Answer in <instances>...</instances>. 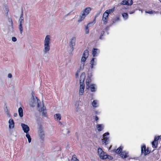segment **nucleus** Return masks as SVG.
Wrapping results in <instances>:
<instances>
[{
    "instance_id": "f257e3e1",
    "label": "nucleus",
    "mask_w": 161,
    "mask_h": 161,
    "mask_svg": "<svg viewBox=\"0 0 161 161\" xmlns=\"http://www.w3.org/2000/svg\"><path fill=\"white\" fill-rule=\"evenodd\" d=\"M29 104L32 107H34L36 106L38 111L42 113V115L45 116L47 113L46 108L43 104L42 106V105L40 101L37 97H34L32 95V97L30 99Z\"/></svg>"
},
{
    "instance_id": "f03ea898",
    "label": "nucleus",
    "mask_w": 161,
    "mask_h": 161,
    "mask_svg": "<svg viewBox=\"0 0 161 161\" xmlns=\"http://www.w3.org/2000/svg\"><path fill=\"white\" fill-rule=\"evenodd\" d=\"M51 36L49 35H47L44 40V49L43 51L44 53H47L50 49V44L51 43Z\"/></svg>"
},
{
    "instance_id": "7ed1b4c3",
    "label": "nucleus",
    "mask_w": 161,
    "mask_h": 161,
    "mask_svg": "<svg viewBox=\"0 0 161 161\" xmlns=\"http://www.w3.org/2000/svg\"><path fill=\"white\" fill-rule=\"evenodd\" d=\"M89 55V52L88 50H85L82 55V57L81 59V64L80 66V69H83L84 68V65L85 64V62L88 58Z\"/></svg>"
},
{
    "instance_id": "20e7f679",
    "label": "nucleus",
    "mask_w": 161,
    "mask_h": 161,
    "mask_svg": "<svg viewBox=\"0 0 161 161\" xmlns=\"http://www.w3.org/2000/svg\"><path fill=\"white\" fill-rule=\"evenodd\" d=\"M91 10V8L89 7L86 8L82 12L81 14L80 15L79 18L78 20V22H80L82 21L87 15Z\"/></svg>"
},
{
    "instance_id": "39448f33",
    "label": "nucleus",
    "mask_w": 161,
    "mask_h": 161,
    "mask_svg": "<svg viewBox=\"0 0 161 161\" xmlns=\"http://www.w3.org/2000/svg\"><path fill=\"white\" fill-rule=\"evenodd\" d=\"M24 22V18L23 17V12H22L20 15V17L19 20V26L18 28L19 29L20 33L22 34L23 32V28L22 27V25Z\"/></svg>"
},
{
    "instance_id": "423d86ee",
    "label": "nucleus",
    "mask_w": 161,
    "mask_h": 161,
    "mask_svg": "<svg viewBox=\"0 0 161 161\" xmlns=\"http://www.w3.org/2000/svg\"><path fill=\"white\" fill-rule=\"evenodd\" d=\"M38 135L42 141H44V140L45 134L43 130V127L41 125H40L39 128Z\"/></svg>"
},
{
    "instance_id": "0eeeda50",
    "label": "nucleus",
    "mask_w": 161,
    "mask_h": 161,
    "mask_svg": "<svg viewBox=\"0 0 161 161\" xmlns=\"http://www.w3.org/2000/svg\"><path fill=\"white\" fill-rule=\"evenodd\" d=\"M109 135L108 132L105 133L103 135V139H102V142L103 144H104L105 145L107 144L108 143L109 141V137L108 136Z\"/></svg>"
},
{
    "instance_id": "6e6552de",
    "label": "nucleus",
    "mask_w": 161,
    "mask_h": 161,
    "mask_svg": "<svg viewBox=\"0 0 161 161\" xmlns=\"http://www.w3.org/2000/svg\"><path fill=\"white\" fill-rule=\"evenodd\" d=\"M150 153V151L149 150L148 148L146 149V146L145 145H143L141 147V154H143L144 155H146Z\"/></svg>"
},
{
    "instance_id": "1a4fd4ad",
    "label": "nucleus",
    "mask_w": 161,
    "mask_h": 161,
    "mask_svg": "<svg viewBox=\"0 0 161 161\" xmlns=\"http://www.w3.org/2000/svg\"><path fill=\"white\" fill-rule=\"evenodd\" d=\"M160 136H155L154 141L152 142V147L154 148H156L157 147L158 140L159 139Z\"/></svg>"
},
{
    "instance_id": "9d476101",
    "label": "nucleus",
    "mask_w": 161,
    "mask_h": 161,
    "mask_svg": "<svg viewBox=\"0 0 161 161\" xmlns=\"http://www.w3.org/2000/svg\"><path fill=\"white\" fill-rule=\"evenodd\" d=\"M21 125L24 132L26 133H29L30 130L29 127L27 125L23 123H21Z\"/></svg>"
},
{
    "instance_id": "9b49d317",
    "label": "nucleus",
    "mask_w": 161,
    "mask_h": 161,
    "mask_svg": "<svg viewBox=\"0 0 161 161\" xmlns=\"http://www.w3.org/2000/svg\"><path fill=\"white\" fill-rule=\"evenodd\" d=\"M95 23V22L93 21L88 23L86 26H85V33L86 34H88L89 33L88 28L93 25Z\"/></svg>"
},
{
    "instance_id": "f8f14e48",
    "label": "nucleus",
    "mask_w": 161,
    "mask_h": 161,
    "mask_svg": "<svg viewBox=\"0 0 161 161\" xmlns=\"http://www.w3.org/2000/svg\"><path fill=\"white\" fill-rule=\"evenodd\" d=\"M90 67L91 69H93L94 66L97 64V59L96 58H92L90 61Z\"/></svg>"
},
{
    "instance_id": "ddd939ff",
    "label": "nucleus",
    "mask_w": 161,
    "mask_h": 161,
    "mask_svg": "<svg viewBox=\"0 0 161 161\" xmlns=\"http://www.w3.org/2000/svg\"><path fill=\"white\" fill-rule=\"evenodd\" d=\"M85 73H82L80 75V84H84V81L85 78Z\"/></svg>"
},
{
    "instance_id": "4468645a",
    "label": "nucleus",
    "mask_w": 161,
    "mask_h": 161,
    "mask_svg": "<svg viewBox=\"0 0 161 161\" xmlns=\"http://www.w3.org/2000/svg\"><path fill=\"white\" fill-rule=\"evenodd\" d=\"M75 37H72L69 41V46L71 48H73L75 44Z\"/></svg>"
},
{
    "instance_id": "2eb2a0df",
    "label": "nucleus",
    "mask_w": 161,
    "mask_h": 161,
    "mask_svg": "<svg viewBox=\"0 0 161 161\" xmlns=\"http://www.w3.org/2000/svg\"><path fill=\"white\" fill-rule=\"evenodd\" d=\"M108 17V14L104 13L103 16L102 20L103 22V24L105 25L107 24L108 22L107 18Z\"/></svg>"
},
{
    "instance_id": "dca6fc26",
    "label": "nucleus",
    "mask_w": 161,
    "mask_h": 161,
    "mask_svg": "<svg viewBox=\"0 0 161 161\" xmlns=\"http://www.w3.org/2000/svg\"><path fill=\"white\" fill-rule=\"evenodd\" d=\"M9 128L10 129H13L14 126V123L13 119H10L9 121Z\"/></svg>"
},
{
    "instance_id": "f3484780",
    "label": "nucleus",
    "mask_w": 161,
    "mask_h": 161,
    "mask_svg": "<svg viewBox=\"0 0 161 161\" xmlns=\"http://www.w3.org/2000/svg\"><path fill=\"white\" fill-rule=\"evenodd\" d=\"M120 155L122 158H125L128 157V153L125 151L122 152L120 154Z\"/></svg>"
},
{
    "instance_id": "a211bd4d",
    "label": "nucleus",
    "mask_w": 161,
    "mask_h": 161,
    "mask_svg": "<svg viewBox=\"0 0 161 161\" xmlns=\"http://www.w3.org/2000/svg\"><path fill=\"white\" fill-rule=\"evenodd\" d=\"M99 50L97 48H94L92 50V55L93 57L97 56L98 54L99 53Z\"/></svg>"
},
{
    "instance_id": "6ab92c4d",
    "label": "nucleus",
    "mask_w": 161,
    "mask_h": 161,
    "mask_svg": "<svg viewBox=\"0 0 161 161\" xmlns=\"http://www.w3.org/2000/svg\"><path fill=\"white\" fill-rule=\"evenodd\" d=\"M79 94L82 95L84 92V84H80Z\"/></svg>"
},
{
    "instance_id": "aec40b11",
    "label": "nucleus",
    "mask_w": 161,
    "mask_h": 161,
    "mask_svg": "<svg viewBox=\"0 0 161 161\" xmlns=\"http://www.w3.org/2000/svg\"><path fill=\"white\" fill-rule=\"evenodd\" d=\"M8 21L11 25L9 26V29L11 31L13 32L14 31V28L13 27V22L11 19H8Z\"/></svg>"
},
{
    "instance_id": "412c9836",
    "label": "nucleus",
    "mask_w": 161,
    "mask_h": 161,
    "mask_svg": "<svg viewBox=\"0 0 161 161\" xmlns=\"http://www.w3.org/2000/svg\"><path fill=\"white\" fill-rule=\"evenodd\" d=\"M97 128L99 131H101L103 129L104 125L103 124H98L97 125Z\"/></svg>"
},
{
    "instance_id": "4be33fe9",
    "label": "nucleus",
    "mask_w": 161,
    "mask_h": 161,
    "mask_svg": "<svg viewBox=\"0 0 161 161\" xmlns=\"http://www.w3.org/2000/svg\"><path fill=\"white\" fill-rule=\"evenodd\" d=\"M100 158L101 159H104L107 158L108 157V155L106 154V153H105L103 151V153L102 154V155H99Z\"/></svg>"
},
{
    "instance_id": "5701e85b",
    "label": "nucleus",
    "mask_w": 161,
    "mask_h": 161,
    "mask_svg": "<svg viewBox=\"0 0 161 161\" xmlns=\"http://www.w3.org/2000/svg\"><path fill=\"white\" fill-rule=\"evenodd\" d=\"M18 112L19 116L20 117H22L23 115V110L22 108L20 107L18 109Z\"/></svg>"
},
{
    "instance_id": "b1692460",
    "label": "nucleus",
    "mask_w": 161,
    "mask_h": 161,
    "mask_svg": "<svg viewBox=\"0 0 161 161\" xmlns=\"http://www.w3.org/2000/svg\"><path fill=\"white\" fill-rule=\"evenodd\" d=\"M54 117L56 120H60L61 119V116L59 114H55Z\"/></svg>"
},
{
    "instance_id": "393cba45",
    "label": "nucleus",
    "mask_w": 161,
    "mask_h": 161,
    "mask_svg": "<svg viewBox=\"0 0 161 161\" xmlns=\"http://www.w3.org/2000/svg\"><path fill=\"white\" fill-rule=\"evenodd\" d=\"M114 9L115 8H112L106 10L104 13H106L107 14H108V16L109 14L113 13L114 11Z\"/></svg>"
},
{
    "instance_id": "a878e982",
    "label": "nucleus",
    "mask_w": 161,
    "mask_h": 161,
    "mask_svg": "<svg viewBox=\"0 0 161 161\" xmlns=\"http://www.w3.org/2000/svg\"><path fill=\"white\" fill-rule=\"evenodd\" d=\"M120 20L119 17H116L112 19V24H114L115 23L118 22Z\"/></svg>"
},
{
    "instance_id": "bb28decb",
    "label": "nucleus",
    "mask_w": 161,
    "mask_h": 161,
    "mask_svg": "<svg viewBox=\"0 0 161 161\" xmlns=\"http://www.w3.org/2000/svg\"><path fill=\"white\" fill-rule=\"evenodd\" d=\"M122 15L124 20H125L128 19V15L127 13H123L122 14Z\"/></svg>"
},
{
    "instance_id": "cd10ccee",
    "label": "nucleus",
    "mask_w": 161,
    "mask_h": 161,
    "mask_svg": "<svg viewBox=\"0 0 161 161\" xmlns=\"http://www.w3.org/2000/svg\"><path fill=\"white\" fill-rule=\"evenodd\" d=\"M98 101L97 100H94L92 102V105L94 107L96 108L98 106Z\"/></svg>"
},
{
    "instance_id": "c85d7f7f",
    "label": "nucleus",
    "mask_w": 161,
    "mask_h": 161,
    "mask_svg": "<svg viewBox=\"0 0 161 161\" xmlns=\"http://www.w3.org/2000/svg\"><path fill=\"white\" fill-rule=\"evenodd\" d=\"M122 147L121 146L119 147L116 151V153L117 154H119L122 152Z\"/></svg>"
},
{
    "instance_id": "c756f323",
    "label": "nucleus",
    "mask_w": 161,
    "mask_h": 161,
    "mask_svg": "<svg viewBox=\"0 0 161 161\" xmlns=\"http://www.w3.org/2000/svg\"><path fill=\"white\" fill-rule=\"evenodd\" d=\"M90 89L92 92L96 91L95 85L94 84L91 85L90 86Z\"/></svg>"
},
{
    "instance_id": "7c9ffc66",
    "label": "nucleus",
    "mask_w": 161,
    "mask_h": 161,
    "mask_svg": "<svg viewBox=\"0 0 161 161\" xmlns=\"http://www.w3.org/2000/svg\"><path fill=\"white\" fill-rule=\"evenodd\" d=\"M90 82L91 80L90 78H88L87 79H86V84L87 86H86L87 89H88L89 88V86L88 85H89L90 84Z\"/></svg>"
},
{
    "instance_id": "2f4dec72",
    "label": "nucleus",
    "mask_w": 161,
    "mask_h": 161,
    "mask_svg": "<svg viewBox=\"0 0 161 161\" xmlns=\"http://www.w3.org/2000/svg\"><path fill=\"white\" fill-rule=\"evenodd\" d=\"M26 137L28 139V141L29 143H30L31 142V138L29 134V133H26Z\"/></svg>"
},
{
    "instance_id": "473e14b6",
    "label": "nucleus",
    "mask_w": 161,
    "mask_h": 161,
    "mask_svg": "<svg viewBox=\"0 0 161 161\" xmlns=\"http://www.w3.org/2000/svg\"><path fill=\"white\" fill-rule=\"evenodd\" d=\"M146 13H148L151 14H156L157 12L155 11H153L152 10H148L145 11Z\"/></svg>"
},
{
    "instance_id": "72a5a7b5",
    "label": "nucleus",
    "mask_w": 161,
    "mask_h": 161,
    "mask_svg": "<svg viewBox=\"0 0 161 161\" xmlns=\"http://www.w3.org/2000/svg\"><path fill=\"white\" fill-rule=\"evenodd\" d=\"M97 153L99 155H102L103 153V151L101 148H98L97 150Z\"/></svg>"
},
{
    "instance_id": "f704fd0d",
    "label": "nucleus",
    "mask_w": 161,
    "mask_h": 161,
    "mask_svg": "<svg viewBox=\"0 0 161 161\" xmlns=\"http://www.w3.org/2000/svg\"><path fill=\"white\" fill-rule=\"evenodd\" d=\"M71 161H79L75 155H74L72 156Z\"/></svg>"
},
{
    "instance_id": "c9c22d12",
    "label": "nucleus",
    "mask_w": 161,
    "mask_h": 161,
    "mask_svg": "<svg viewBox=\"0 0 161 161\" xmlns=\"http://www.w3.org/2000/svg\"><path fill=\"white\" fill-rule=\"evenodd\" d=\"M79 105V101H76L75 104V106L76 108V110L77 111H78V107Z\"/></svg>"
},
{
    "instance_id": "e433bc0d",
    "label": "nucleus",
    "mask_w": 161,
    "mask_h": 161,
    "mask_svg": "<svg viewBox=\"0 0 161 161\" xmlns=\"http://www.w3.org/2000/svg\"><path fill=\"white\" fill-rule=\"evenodd\" d=\"M127 5H131L133 4V1L132 0H127Z\"/></svg>"
},
{
    "instance_id": "4c0bfd02",
    "label": "nucleus",
    "mask_w": 161,
    "mask_h": 161,
    "mask_svg": "<svg viewBox=\"0 0 161 161\" xmlns=\"http://www.w3.org/2000/svg\"><path fill=\"white\" fill-rule=\"evenodd\" d=\"M127 0H124L123 1H122L120 3V4H122V5H127Z\"/></svg>"
},
{
    "instance_id": "58836bf2",
    "label": "nucleus",
    "mask_w": 161,
    "mask_h": 161,
    "mask_svg": "<svg viewBox=\"0 0 161 161\" xmlns=\"http://www.w3.org/2000/svg\"><path fill=\"white\" fill-rule=\"evenodd\" d=\"M104 31H102L101 32V33L100 35V36L99 37V38L100 39H102V37L103 36V35L104 34Z\"/></svg>"
},
{
    "instance_id": "ea45409f",
    "label": "nucleus",
    "mask_w": 161,
    "mask_h": 161,
    "mask_svg": "<svg viewBox=\"0 0 161 161\" xmlns=\"http://www.w3.org/2000/svg\"><path fill=\"white\" fill-rule=\"evenodd\" d=\"M7 110L6 111V113L7 116V117H9L10 116V114L8 110L7 109Z\"/></svg>"
},
{
    "instance_id": "a19ab883",
    "label": "nucleus",
    "mask_w": 161,
    "mask_h": 161,
    "mask_svg": "<svg viewBox=\"0 0 161 161\" xmlns=\"http://www.w3.org/2000/svg\"><path fill=\"white\" fill-rule=\"evenodd\" d=\"M100 13L99 12L97 13L96 15H95V19L93 21H94L95 22L96 18L100 15Z\"/></svg>"
},
{
    "instance_id": "79ce46f5",
    "label": "nucleus",
    "mask_w": 161,
    "mask_h": 161,
    "mask_svg": "<svg viewBox=\"0 0 161 161\" xmlns=\"http://www.w3.org/2000/svg\"><path fill=\"white\" fill-rule=\"evenodd\" d=\"M12 41L14 42H15L17 41V39L15 37H12Z\"/></svg>"
},
{
    "instance_id": "37998d69",
    "label": "nucleus",
    "mask_w": 161,
    "mask_h": 161,
    "mask_svg": "<svg viewBox=\"0 0 161 161\" xmlns=\"http://www.w3.org/2000/svg\"><path fill=\"white\" fill-rule=\"evenodd\" d=\"M66 131L65 132H64V134H69V131L68 130V129H66Z\"/></svg>"
},
{
    "instance_id": "c03bdc74",
    "label": "nucleus",
    "mask_w": 161,
    "mask_h": 161,
    "mask_svg": "<svg viewBox=\"0 0 161 161\" xmlns=\"http://www.w3.org/2000/svg\"><path fill=\"white\" fill-rule=\"evenodd\" d=\"M8 78H11L12 77V75L11 74L9 73L8 74Z\"/></svg>"
},
{
    "instance_id": "a18cd8bd",
    "label": "nucleus",
    "mask_w": 161,
    "mask_h": 161,
    "mask_svg": "<svg viewBox=\"0 0 161 161\" xmlns=\"http://www.w3.org/2000/svg\"><path fill=\"white\" fill-rule=\"evenodd\" d=\"M95 120L96 121L98 119V117H97V116H96L95 117Z\"/></svg>"
},
{
    "instance_id": "49530a36",
    "label": "nucleus",
    "mask_w": 161,
    "mask_h": 161,
    "mask_svg": "<svg viewBox=\"0 0 161 161\" xmlns=\"http://www.w3.org/2000/svg\"><path fill=\"white\" fill-rule=\"evenodd\" d=\"M75 76L76 77H78V72H77L76 73V74H75Z\"/></svg>"
},
{
    "instance_id": "de8ad7c7",
    "label": "nucleus",
    "mask_w": 161,
    "mask_h": 161,
    "mask_svg": "<svg viewBox=\"0 0 161 161\" xmlns=\"http://www.w3.org/2000/svg\"><path fill=\"white\" fill-rule=\"evenodd\" d=\"M135 12V11L134 10L133 11H130L129 12V13L130 14H132L133 13H134Z\"/></svg>"
},
{
    "instance_id": "09e8293b",
    "label": "nucleus",
    "mask_w": 161,
    "mask_h": 161,
    "mask_svg": "<svg viewBox=\"0 0 161 161\" xmlns=\"http://www.w3.org/2000/svg\"><path fill=\"white\" fill-rule=\"evenodd\" d=\"M17 115V113H14V117H16Z\"/></svg>"
},
{
    "instance_id": "8fccbe9b",
    "label": "nucleus",
    "mask_w": 161,
    "mask_h": 161,
    "mask_svg": "<svg viewBox=\"0 0 161 161\" xmlns=\"http://www.w3.org/2000/svg\"><path fill=\"white\" fill-rule=\"evenodd\" d=\"M112 157L110 156V159H112Z\"/></svg>"
},
{
    "instance_id": "3c124183",
    "label": "nucleus",
    "mask_w": 161,
    "mask_h": 161,
    "mask_svg": "<svg viewBox=\"0 0 161 161\" xmlns=\"http://www.w3.org/2000/svg\"><path fill=\"white\" fill-rule=\"evenodd\" d=\"M159 0V1H160V2L161 3V0Z\"/></svg>"
}]
</instances>
